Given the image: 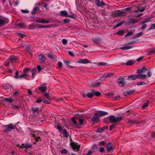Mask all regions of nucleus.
<instances>
[{"label":"nucleus","instance_id":"f257e3e1","mask_svg":"<svg viewBox=\"0 0 155 155\" xmlns=\"http://www.w3.org/2000/svg\"><path fill=\"white\" fill-rule=\"evenodd\" d=\"M107 119L110 121V123H113L120 122L122 120V118L121 117H116L111 115L108 117Z\"/></svg>","mask_w":155,"mask_h":155},{"label":"nucleus","instance_id":"f03ea898","mask_svg":"<svg viewBox=\"0 0 155 155\" xmlns=\"http://www.w3.org/2000/svg\"><path fill=\"white\" fill-rule=\"evenodd\" d=\"M16 127L15 125L12 124H9L3 127V131L5 133H7L11 131L12 130L15 129Z\"/></svg>","mask_w":155,"mask_h":155},{"label":"nucleus","instance_id":"7ed1b4c3","mask_svg":"<svg viewBox=\"0 0 155 155\" xmlns=\"http://www.w3.org/2000/svg\"><path fill=\"white\" fill-rule=\"evenodd\" d=\"M71 145L72 148L75 151H78L80 149V145L77 143L73 142L71 143Z\"/></svg>","mask_w":155,"mask_h":155},{"label":"nucleus","instance_id":"20e7f679","mask_svg":"<svg viewBox=\"0 0 155 155\" xmlns=\"http://www.w3.org/2000/svg\"><path fill=\"white\" fill-rule=\"evenodd\" d=\"M46 55L48 58L52 59L54 61H56L57 56L54 54L53 53H49L47 54Z\"/></svg>","mask_w":155,"mask_h":155},{"label":"nucleus","instance_id":"39448f33","mask_svg":"<svg viewBox=\"0 0 155 155\" xmlns=\"http://www.w3.org/2000/svg\"><path fill=\"white\" fill-rule=\"evenodd\" d=\"M95 3L98 6L103 7L106 5V3L103 2H100V0H96Z\"/></svg>","mask_w":155,"mask_h":155},{"label":"nucleus","instance_id":"423d86ee","mask_svg":"<svg viewBox=\"0 0 155 155\" xmlns=\"http://www.w3.org/2000/svg\"><path fill=\"white\" fill-rule=\"evenodd\" d=\"M9 22L7 18L1 19L0 18V26H3Z\"/></svg>","mask_w":155,"mask_h":155},{"label":"nucleus","instance_id":"0eeeda50","mask_svg":"<svg viewBox=\"0 0 155 155\" xmlns=\"http://www.w3.org/2000/svg\"><path fill=\"white\" fill-rule=\"evenodd\" d=\"M3 89H5L7 91H9L11 89L12 86L8 84H4L2 85Z\"/></svg>","mask_w":155,"mask_h":155},{"label":"nucleus","instance_id":"6e6552de","mask_svg":"<svg viewBox=\"0 0 155 155\" xmlns=\"http://www.w3.org/2000/svg\"><path fill=\"white\" fill-rule=\"evenodd\" d=\"M30 70V69L28 68H26L24 69L23 70V74H22V75H24V78H27L28 77L29 74H27V73L28 71Z\"/></svg>","mask_w":155,"mask_h":155},{"label":"nucleus","instance_id":"1a4fd4ad","mask_svg":"<svg viewBox=\"0 0 155 155\" xmlns=\"http://www.w3.org/2000/svg\"><path fill=\"white\" fill-rule=\"evenodd\" d=\"M117 81L119 84V85L121 87L123 86L125 84L124 80L122 78L117 79Z\"/></svg>","mask_w":155,"mask_h":155},{"label":"nucleus","instance_id":"9d476101","mask_svg":"<svg viewBox=\"0 0 155 155\" xmlns=\"http://www.w3.org/2000/svg\"><path fill=\"white\" fill-rule=\"evenodd\" d=\"M99 117L97 115L95 114L92 118V121L93 122H98L99 120Z\"/></svg>","mask_w":155,"mask_h":155},{"label":"nucleus","instance_id":"9b49d317","mask_svg":"<svg viewBox=\"0 0 155 155\" xmlns=\"http://www.w3.org/2000/svg\"><path fill=\"white\" fill-rule=\"evenodd\" d=\"M146 71V68L145 67H143L141 69L138 70L137 71V72L139 74H141L145 73Z\"/></svg>","mask_w":155,"mask_h":155},{"label":"nucleus","instance_id":"f8f14e48","mask_svg":"<svg viewBox=\"0 0 155 155\" xmlns=\"http://www.w3.org/2000/svg\"><path fill=\"white\" fill-rule=\"evenodd\" d=\"M38 58L39 60H41V62L44 63L45 60L46 59V58L45 55L42 54H40L38 56Z\"/></svg>","mask_w":155,"mask_h":155},{"label":"nucleus","instance_id":"ddd939ff","mask_svg":"<svg viewBox=\"0 0 155 155\" xmlns=\"http://www.w3.org/2000/svg\"><path fill=\"white\" fill-rule=\"evenodd\" d=\"M36 22L43 24H48L49 23V21L45 20L43 18L38 19L36 21Z\"/></svg>","mask_w":155,"mask_h":155},{"label":"nucleus","instance_id":"4468645a","mask_svg":"<svg viewBox=\"0 0 155 155\" xmlns=\"http://www.w3.org/2000/svg\"><path fill=\"white\" fill-rule=\"evenodd\" d=\"M43 101L44 103L50 104V97H44L43 98Z\"/></svg>","mask_w":155,"mask_h":155},{"label":"nucleus","instance_id":"2eb2a0df","mask_svg":"<svg viewBox=\"0 0 155 155\" xmlns=\"http://www.w3.org/2000/svg\"><path fill=\"white\" fill-rule=\"evenodd\" d=\"M96 114L99 117H100L107 114L108 113L104 111H100L97 112Z\"/></svg>","mask_w":155,"mask_h":155},{"label":"nucleus","instance_id":"dca6fc26","mask_svg":"<svg viewBox=\"0 0 155 155\" xmlns=\"http://www.w3.org/2000/svg\"><path fill=\"white\" fill-rule=\"evenodd\" d=\"M31 144H29L28 143H22V145L20 146V147L21 148H23V147H25L26 148H28L31 147Z\"/></svg>","mask_w":155,"mask_h":155},{"label":"nucleus","instance_id":"f3484780","mask_svg":"<svg viewBox=\"0 0 155 155\" xmlns=\"http://www.w3.org/2000/svg\"><path fill=\"white\" fill-rule=\"evenodd\" d=\"M78 62L82 64H87L89 63L88 60L85 59H80L78 60Z\"/></svg>","mask_w":155,"mask_h":155},{"label":"nucleus","instance_id":"a211bd4d","mask_svg":"<svg viewBox=\"0 0 155 155\" xmlns=\"http://www.w3.org/2000/svg\"><path fill=\"white\" fill-rule=\"evenodd\" d=\"M113 147L112 146V144L110 142L108 143V145L107 147V150L108 152H110L113 150Z\"/></svg>","mask_w":155,"mask_h":155},{"label":"nucleus","instance_id":"6ab92c4d","mask_svg":"<svg viewBox=\"0 0 155 155\" xmlns=\"http://www.w3.org/2000/svg\"><path fill=\"white\" fill-rule=\"evenodd\" d=\"M138 78L137 75H133L129 76L127 78V79L130 80H135Z\"/></svg>","mask_w":155,"mask_h":155},{"label":"nucleus","instance_id":"aec40b11","mask_svg":"<svg viewBox=\"0 0 155 155\" xmlns=\"http://www.w3.org/2000/svg\"><path fill=\"white\" fill-rule=\"evenodd\" d=\"M24 75H22V74H21V75H19L18 72L17 71L16 72L15 74V78H17V79L21 78H21H24Z\"/></svg>","mask_w":155,"mask_h":155},{"label":"nucleus","instance_id":"412c9836","mask_svg":"<svg viewBox=\"0 0 155 155\" xmlns=\"http://www.w3.org/2000/svg\"><path fill=\"white\" fill-rule=\"evenodd\" d=\"M31 110L33 113H38L39 112V108L38 107H32L31 108Z\"/></svg>","mask_w":155,"mask_h":155},{"label":"nucleus","instance_id":"4be33fe9","mask_svg":"<svg viewBox=\"0 0 155 155\" xmlns=\"http://www.w3.org/2000/svg\"><path fill=\"white\" fill-rule=\"evenodd\" d=\"M30 134L31 135L34 137L35 138V139L37 141L38 140V139H40V137H38L36 136L33 133L34 132L33 131H31V130H30Z\"/></svg>","mask_w":155,"mask_h":155},{"label":"nucleus","instance_id":"5701e85b","mask_svg":"<svg viewBox=\"0 0 155 155\" xmlns=\"http://www.w3.org/2000/svg\"><path fill=\"white\" fill-rule=\"evenodd\" d=\"M131 46L125 45L120 48V49L122 50H126L131 49L132 48Z\"/></svg>","mask_w":155,"mask_h":155},{"label":"nucleus","instance_id":"b1692460","mask_svg":"<svg viewBox=\"0 0 155 155\" xmlns=\"http://www.w3.org/2000/svg\"><path fill=\"white\" fill-rule=\"evenodd\" d=\"M61 13V16H64L67 17V16H68L69 17H71L70 16H68V13L66 11H62L60 12Z\"/></svg>","mask_w":155,"mask_h":155},{"label":"nucleus","instance_id":"393cba45","mask_svg":"<svg viewBox=\"0 0 155 155\" xmlns=\"http://www.w3.org/2000/svg\"><path fill=\"white\" fill-rule=\"evenodd\" d=\"M138 78L143 79L147 77V75L145 74H139L137 75Z\"/></svg>","mask_w":155,"mask_h":155},{"label":"nucleus","instance_id":"a878e982","mask_svg":"<svg viewBox=\"0 0 155 155\" xmlns=\"http://www.w3.org/2000/svg\"><path fill=\"white\" fill-rule=\"evenodd\" d=\"M91 92H87V96L89 98H92L94 96L92 90H91Z\"/></svg>","mask_w":155,"mask_h":155},{"label":"nucleus","instance_id":"bb28decb","mask_svg":"<svg viewBox=\"0 0 155 155\" xmlns=\"http://www.w3.org/2000/svg\"><path fill=\"white\" fill-rule=\"evenodd\" d=\"M93 93L94 95H95L97 96H99L101 95V93L98 91H97L95 90H92Z\"/></svg>","mask_w":155,"mask_h":155},{"label":"nucleus","instance_id":"cd10ccee","mask_svg":"<svg viewBox=\"0 0 155 155\" xmlns=\"http://www.w3.org/2000/svg\"><path fill=\"white\" fill-rule=\"evenodd\" d=\"M38 89L40 91H42L43 93L45 92L46 91V87L41 86L39 87Z\"/></svg>","mask_w":155,"mask_h":155},{"label":"nucleus","instance_id":"c85d7f7f","mask_svg":"<svg viewBox=\"0 0 155 155\" xmlns=\"http://www.w3.org/2000/svg\"><path fill=\"white\" fill-rule=\"evenodd\" d=\"M63 133L65 137H68L69 136L68 133L67 132L66 130L65 129H63Z\"/></svg>","mask_w":155,"mask_h":155},{"label":"nucleus","instance_id":"c756f323","mask_svg":"<svg viewBox=\"0 0 155 155\" xmlns=\"http://www.w3.org/2000/svg\"><path fill=\"white\" fill-rule=\"evenodd\" d=\"M137 22V21H135L133 20H131L128 21H127V24L128 25H130L131 24H134Z\"/></svg>","mask_w":155,"mask_h":155},{"label":"nucleus","instance_id":"7c9ffc66","mask_svg":"<svg viewBox=\"0 0 155 155\" xmlns=\"http://www.w3.org/2000/svg\"><path fill=\"white\" fill-rule=\"evenodd\" d=\"M39 9V8L38 7L34 8L33 11L31 12V14L32 15H35L36 14V12Z\"/></svg>","mask_w":155,"mask_h":155},{"label":"nucleus","instance_id":"2f4dec72","mask_svg":"<svg viewBox=\"0 0 155 155\" xmlns=\"http://www.w3.org/2000/svg\"><path fill=\"white\" fill-rule=\"evenodd\" d=\"M5 101H7L9 103H11L13 102L14 100L12 98H5L4 99Z\"/></svg>","mask_w":155,"mask_h":155},{"label":"nucleus","instance_id":"473e14b6","mask_svg":"<svg viewBox=\"0 0 155 155\" xmlns=\"http://www.w3.org/2000/svg\"><path fill=\"white\" fill-rule=\"evenodd\" d=\"M104 127H101L99 128L97 130H96L97 133H100L103 132L104 130Z\"/></svg>","mask_w":155,"mask_h":155},{"label":"nucleus","instance_id":"72a5a7b5","mask_svg":"<svg viewBox=\"0 0 155 155\" xmlns=\"http://www.w3.org/2000/svg\"><path fill=\"white\" fill-rule=\"evenodd\" d=\"M126 64L128 65H132L134 64V63L132 60H130L127 61Z\"/></svg>","mask_w":155,"mask_h":155},{"label":"nucleus","instance_id":"f704fd0d","mask_svg":"<svg viewBox=\"0 0 155 155\" xmlns=\"http://www.w3.org/2000/svg\"><path fill=\"white\" fill-rule=\"evenodd\" d=\"M107 64V63L105 62H100L97 64L98 66H105Z\"/></svg>","mask_w":155,"mask_h":155},{"label":"nucleus","instance_id":"c9c22d12","mask_svg":"<svg viewBox=\"0 0 155 155\" xmlns=\"http://www.w3.org/2000/svg\"><path fill=\"white\" fill-rule=\"evenodd\" d=\"M60 152L62 154H67L68 153L67 150L65 149H63L62 150H61Z\"/></svg>","mask_w":155,"mask_h":155},{"label":"nucleus","instance_id":"e433bc0d","mask_svg":"<svg viewBox=\"0 0 155 155\" xmlns=\"http://www.w3.org/2000/svg\"><path fill=\"white\" fill-rule=\"evenodd\" d=\"M100 84V82H99L97 83V84L95 85V84H89V86L92 87H97V86H98Z\"/></svg>","mask_w":155,"mask_h":155},{"label":"nucleus","instance_id":"4c0bfd02","mask_svg":"<svg viewBox=\"0 0 155 155\" xmlns=\"http://www.w3.org/2000/svg\"><path fill=\"white\" fill-rule=\"evenodd\" d=\"M108 77V75H107V73H106L104 74L101 77H100V78L102 80L104 79L107 77Z\"/></svg>","mask_w":155,"mask_h":155},{"label":"nucleus","instance_id":"58836bf2","mask_svg":"<svg viewBox=\"0 0 155 155\" xmlns=\"http://www.w3.org/2000/svg\"><path fill=\"white\" fill-rule=\"evenodd\" d=\"M155 51V49L154 48H152L150 49L149 50L148 53L149 54H153Z\"/></svg>","mask_w":155,"mask_h":155},{"label":"nucleus","instance_id":"ea45409f","mask_svg":"<svg viewBox=\"0 0 155 155\" xmlns=\"http://www.w3.org/2000/svg\"><path fill=\"white\" fill-rule=\"evenodd\" d=\"M150 21H151L150 18H148L146 19V20H144V21H143L142 22L141 24H143L145 23L150 22Z\"/></svg>","mask_w":155,"mask_h":155},{"label":"nucleus","instance_id":"a19ab883","mask_svg":"<svg viewBox=\"0 0 155 155\" xmlns=\"http://www.w3.org/2000/svg\"><path fill=\"white\" fill-rule=\"evenodd\" d=\"M39 28H50V25H43V26H40L38 27Z\"/></svg>","mask_w":155,"mask_h":155},{"label":"nucleus","instance_id":"79ce46f5","mask_svg":"<svg viewBox=\"0 0 155 155\" xmlns=\"http://www.w3.org/2000/svg\"><path fill=\"white\" fill-rule=\"evenodd\" d=\"M17 26H18L21 28L25 26L24 24L23 23H19L17 24Z\"/></svg>","mask_w":155,"mask_h":155},{"label":"nucleus","instance_id":"37998d69","mask_svg":"<svg viewBox=\"0 0 155 155\" xmlns=\"http://www.w3.org/2000/svg\"><path fill=\"white\" fill-rule=\"evenodd\" d=\"M154 29H155V24H152L151 26L149 28L148 30H150Z\"/></svg>","mask_w":155,"mask_h":155},{"label":"nucleus","instance_id":"c03bdc74","mask_svg":"<svg viewBox=\"0 0 155 155\" xmlns=\"http://www.w3.org/2000/svg\"><path fill=\"white\" fill-rule=\"evenodd\" d=\"M114 94V93H113V92H110L107 93V94H106V96H112Z\"/></svg>","mask_w":155,"mask_h":155},{"label":"nucleus","instance_id":"a18cd8bd","mask_svg":"<svg viewBox=\"0 0 155 155\" xmlns=\"http://www.w3.org/2000/svg\"><path fill=\"white\" fill-rule=\"evenodd\" d=\"M143 33L142 32H139L138 33H137L136 35V38H138L141 36H142V35H143Z\"/></svg>","mask_w":155,"mask_h":155},{"label":"nucleus","instance_id":"49530a36","mask_svg":"<svg viewBox=\"0 0 155 155\" xmlns=\"http://www.w3.org/2000/svg\"><path fill=\"white\" fill-rule=\"evenodd\" d=\"M146 84L144 82H141L137 83V85L138 86H140L141 85H145Z\"/></svg>","mask_w":155,"mask_h":155},{"label":"nucleus","instance_id":"de8ad7c7","mask_svg":"<svg viewBox=\"0 0 155 155\" xmlns=\"http://www.w3.org/2000/svg\"><path fill=\"white\" fill-rule=\"evenodd\" d=\"M17 59L16 58L15 56L12 57L10 59L11 61L12 62H14Z\"/></svg>","mask_w":155,"mask_h":155},{"label":"nucleus","instance_id":"09e8293b","mask_svg":"<svg viewBox=\"0 0 155 155\" xmlns=\"http://www.w3.org/2000/svg\"><path fill=\"white\" fill-rule=\"evenodd\" d=\"M149 104V102L148 101H147L146 103H145L142 106V108H144L145 107H147Z\"/></svg>","mask_w":155,"mask_h":155},{"label":"nucleus","instance_id":"8fccbe9b","mask_svg":"<svg viewBox=\"0 0 155 155\" xmlns=\"http://www.w3.org/2000/svg\"><path fill=\"white\" fill-rule=\"evenodd\" d=\"M30 47L29 46H28L26 47V49L27 51L30 54L32 55V53L31 51H30Z\"/></svg>","mask_w":155,"mask_h":155},{"label":"nucleus","instance_id":"3c124183","mask_svg":"<svg viewBox=\"0 0 155 155\" xmlns=\"http://www.w3.org/2000/svg\"><path fill=\"white\" fill-rule=\"evenodd\" d=\"M98 144L100 146H104L105 144V143L104 141H100L98 142Z\"/></svg>","mask_w":155,"mask_h":155},{"label":"nucleus","instance_id":"603ef678","mask_svg":"<svg viewBox=\"0 0 155 155\" xmlns=\"http://www.w3.org/2000/svg\"><path fill=\"white\" fill-rule=\"evenodd\" d=\"M62 42L63 44L65 45L67 43V40L65 39H63L62 40Z\"/></svg>","mask_w":155,"mask_h":155},{"label":"nucleus","instance_id":"864d4df0","mask_svg":"<svg viewBox=\"0 0 155 155\" xmlns=\"http://www.w3.org/2000/svg\"><path fill=\"white\" fill-rule=\"evenodd\" d=\"M133 34V32H130L128 33L125 35V37H127L128 36H131Z\"/></svg>","mask_w":155,"mask_h":155},{"label":"nucleus","instance_id":"5fc2aeb1","mask_svg":"<svg viewBox=\"0 0 155 155\" xmlns=\"http://www.w3.org/2000/svg\"><path fill=\"white\" fill-rule=\"evenodd\" d=\"M36 71V70L35 69H33L31 71V72L32 75V77L34 76V75L35 74Z\"/></svg>","mask_w":155,"mask_h":155},{"label":"nucleus","instance_id":"6e6d98bb","mask_svg":"<svg viewBox=\"0 0 155 155\" xmlns=\"http://www.w3.org/2000/svg\"><path fill=\"white\" fill-rule=\"evenodd\" d=\"M116 126V125L115 124H112L110 125V130H112L113 128H115Z\"/></svg>","mask_w":155,"mask_h":155},{"label":"nucleus","instance_id":"4d7b16f0","mask_svg":"<svg viewBox=\"0 0 155 155\" xmlns=\"http://www.w3.org/2000/svg\"><path fill=\"white\" fill-rule=\"evenodd\" d=\"M127 91L128 93V94H129V95L133 94L135 92V91L134 90H130V91Z\"/></svg>","mask_w":155,"mask_h":155},{"label":"nucleus","instance_id":"13d9d810","mask_svg":"<svg viewBox=\"0 0 155 155\" xmlns=\"http://www.w3.org/2000/svg\"><path fill=\"white\" fill-rule=\"evenodd\" d=\"M63 22L64 23H69L70 22V20L69 19H65L64 20Z\"/></svg>","mask_w":155,"mask_h":155},{"label":"nucleus","instance_id":"bf43d9fd","mask_svg":"<svg viewBox=\"0 0 155 155\" xmlns=\"http://www.w3.org/2000/svg\"><path fill=\"white\" fill-rule=\"evenodd\" d=\"M75 117H82L83 116V115L82 114H76L75 115Z\"/></svg>","mask_w":155,"mask_h":155},{"label":"nucleus","instance_id":"052dcab7","mask_svg":"<svg viewBox=\"0 0 155 155\" xmlns=\"http://www.w3.org/2000/svg\"><path fill=\"white\" fill-rule=\"evenodd\" d=\"M56 128L59 131H60L62 129L61 126L59 125H58L57 126Z\"/></svg>","mask_w":155,"mask_h":155},{"label":"nucleus","instance_id":"680f3d73","mask_svg":"<svg viewBox=\"0 0 155 155\" xmlns=\"http://www.w3.org/2000/svg\"><path fill=\"white\" fill-rule=\"evenodd\" d=\"M43 101L42 100L41 98H39L38 99L36 100L35 102L37 103H40Z\"/></svg>","mask_w":155,"mask_h":155},{"label":"nucleus","instance_id":"e2e57ef3","mask_svg":"<svg viewBox=\"0 0 155 155\" xmlns=\"http://www.w3.org/2000/svg\"><path fill=\"white\" fill-rule=\"evenodd\" d=\"M105 150V149L104 147H101L99 149V151L101 153H103Z\"/></svg>","mask_w":155,"mask_h":155},{"label":"nucleus","instance_id":"0e129e2a","mask_svg":"<svg viewBox=\"0 0 155 155\" xmlns=\"http://www.w3.org/2000/svg\"><path fill=\"white\" fill-rule=\"evenodd\" d=\"M84 119H79V122L80 125H82L83 123Z\"/></svg>","mask_w":155,"mask_h":155},{"label":"nucleus","instance_id":"69168bd1","mask_svg":"<svg viewBox=\"0 0 155 155\" xmlns=\"http://www.w3.org/2000/svg\"><path fill=\"white\" fill-rule=\"evenodd\" d=\"M147 74L149 77H150L151 76L152 73L150 71H148L147 72Z\"/></svg>","mask_w":155,"mask_h":155},{"label":"nucleus","instance_id":"338daca9","mask_svg":"<svg viewBox=\"0 0 155 155\" xmlns=\"http://www.w3.org/2000/svg\"><path fill=\"white\" fill-rule=\"evenodd\" d=\"M21 11L22 13H27L29 12V11L27 10H21Z\"/></svg>","mask_w":155,"mask_h":155},{"label":"nucleus","instance_id":"774afa93","mask_svg":"<svg viewBox=\"0 0 155 155\" xmlns=\"http://www.w3.org/2000/svg\"><path fill=\"white\" fill-rule=\"evenodd\" d=\"M117 34L119 35H122L123 34V31H119L117 33Z\"/></svg>","mask_w":155,"mask_h":155}]
</instances>
